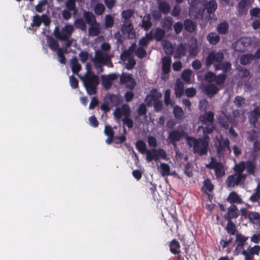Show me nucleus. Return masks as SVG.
<instances>
[{
  "label": "nucleus",
  "mask_w": 260,
  "mask_h": 260,
  "mask_svg": "<svg viewBox=\"0 0 260 260\" xmlns=\"http://www.w3.org/2000/svg\"><path fill=\"white\" fill-rule=\"evenodd\" d=\"M224 55L221 51H211L209 52L206 59L205 64L207 67L213 65L216 71L222 70L228 72L231 69V63L229 61L223 62Z\"/></svg>",
  "instance_id": "obj_1"
},
{
  "label": "nucleus",
  "mask_w": 260,
  "mask_h": 260,
  "mask_svg": "<svg viewBox=\"0 0 260 260\" xmlns=\"http://www.w3.org/2000/svg\"><path fill=\"white\" fill-rule=\"evenodd\" d=\"M204 134L203 138L196 139L194 137L187 136L186 140L189 147H192L194 153H197L200 156L206 155L209 147L208 135Z\"/></svg>",
  "instance_id": "obj_2"
},
{
  "label": "nucleus",
  "mask_w": 260,
  "mask_h": 260,
  "mask_svg": "<svg viewBox=\"0 0 260 260\" xmlns=\"http://www.w3.org/2000/svg\"><path fill=\"white\" fill-rule=\"evenodd\" d=\"M199 120L202 124L205 125L203 128L204 134H210L215 129L214 122V113L211 111L206 112L199 117Z\"/></svg>",
  "instance_id": "obj_3"
},
{
  "label": "nucleus",
  "mask_w": 260,
  "mask_h": 260,
  "mask_svg": "<svg viewBox=\"0 0 260 260\" xmlns=\"http://www.w3.org/2000/svg\"><path fill=\"white\" fill-rule=\"evenodd\" d=\"M99 78L93 73H90L85 76L83 79L84 85L87 93L93 95L96 93V86L99 84Z\"/></svg>",
  "instance_id": "obj_4"
},
{
  "label": "nucleus",
  "mask_w": 260,
  "mask_h": 260,
  "mask_svg": "<svg viewBox=\"0 0 260 260\" xmlns=\"http://www.w3.org/2000/svg\"><path fill=\"white\" fill-rule=\"evenodd\" d=\"M74 30L73 26L71 24H67L60 31L58 27H56L54 30V35L58 40L66 41L69 39Z\"/></svg>",
  "instance_id": "obj_5"
},
{
  "label": "nucleus",
  "mask_w": 260,
  "mask_h": 260,
  "mask_svg": "<svg viewBox=\"0 0 260 260\" xmlns=\"http://www.w3.org/2000/svg\"><path fill=\"white\" fill-rule=\"evenodd\" d=\"M167 154L165 150L162 148H152L147 151L146 159L148 162H151L153 160L158 161L159 158L166 159Z\"/></svg>",
  "instance_id": "obj_6"
},
{
  "label": "nucleus",
  "mask_w": 260,
  "mask_h": 260,
  "mask_svg": "<svg viewBox=\"0 0 260 260\" xmlns=\"http://www.w3.org/2000/svg\"><path fill=\"white\" fill-rule=\"evenodd\" d=\"M206 167L210 169L214 170L215 174L217 178H221L225 174L224 166L221 162H217L214 158Z\"/></svg>",
  "instance_id": "obj_7"
},
{
  "label": "nucleus",
  "mask_w": 260,
  "mask_h": 260,
  "mask_svg": "<svg viewBox=\"0 0 260 260\" xmlns=\"http://www.w3.org/2000/svg\"><path fill=\"white\" fill-rule=\"evenodd\" d=\"M184 132L177 129L173 130L169 133L166 141L168 144H172L175 148L177 146V142L179 141L183 137Z\"/></svg>",
  "instance_id": "obj_8"
},
{
  "label": "nucleus",
  "mask_w": 260,
  "mask_h": 260,
  "mask_svg": "<svg viewBox=\"0 0 260 260\" xmlns=\"http://www.w3.org/2000/svg\"><path fill=\"white\" fill-rule=\"evenodd\" d=\"M120 83L121 85H125V87L133 90L136 86L135 80L130 74L122 73L120 76Z\"/></svg>",
  "instance_id": "obj_9"
},
{
  "label": "nucleus",
  "mask_w": 260,
  "mask_h": 260,
  "mask_svg": "<svg viewBox=\"0 0 260 260\" xmlns=\"http://www.w3.org/2000/svg\"><path fill=\"white\" fill-rule=\"evenodd\" d=\"M231 151L230 147V141L228 138H221L218 141L217 146V152L218 155H224L226 152L230 153Z\"/></svg>",
  "instance_id": "obj_10"
},
{
  "label": "nucleus",
  "mask_w": 260,
  "mask_h": 260,
  "mask_svg": "<svg viewBox=\"0 0 260 260\" xmlns=\"http://www.w3.org/2000/svg\"><path fill=\"white\" fill-rule=\"evenodd\" d=\"M260 252V246L254 245L253 247L249 246L247 250L243 249L242 254L244 256L245 260H253V255H258Z\"/></svg>",
  "instance_id": "obj_11"
},
{
  "label": "nucleus",
  "mask_w": 260,
  "mask_h": 260,
  "mask_svg": "<svg viewBox=\"0 0 260 260\" xmlns=\"http://www.w3.org/2000/svg\"><path fill=\"white\" fill-rule=\"evenodd\" d=\"M252 2V0H241L237 7L239 14L240 15L246 14Z\"/></svg>",
  "instance_id": "obj_12"
},
{
  "label": "nucleus",
  "mask_w": 260,
  "mask_h": 260,
  "mask_svg": "<svg viewBox=\"0 0 260 260\" xmlns=\"http://www.w3.org/2000/svg\"><path fill=\"white\" fill-rule=\"evenodd\" d=\"M239 215V212L237 207L235 205H232L228 209L226 214L224 218L226 220H232V219L237 218Z\"/></svg>",
  "instance_id": "obj_13"
},
{
  "label": "nucleus",
  "mask_w": 260,
  "mask_h": 260,
  "mask_svg": "<svg viewBox=\"0 0 260 260\" xmlns=\"http://www.w3.org/2000/svg\"><path fill=\"white\" fill-rule=\"evenodd\" d=\"M242 180L245 179L237 174L231 175L228 177L226 181V185L229 187H234L238 185Z\"/></svg>",
  "instance_id": "obj_14"
},
{
  "label": "nucleus",
  "mask_w": 260,
  "mask_h": 260,
  "mask_svg": "<svg viewBox=\"0 0 260 260\" xmlns=\"http://www.w3.org/2000/svg\"><path fill=\"white\" fill-rule=\"evenodd\" d=\"M170 251L173 254H179L181 252L180 243L176 239L171 240L169 244Z\"/></svg>",
  "instance_id": "obj_15"
},
{
  "label": "nucleus",
  "mask_w": 260,
  "mask_h": 260,
  "mask_svg": "<svg viewBox=\"0 0 260 260\" xmlns=\"http://www.w3.org/2000/svg\"><path fill=\"white\" fill-rule=\"evenodd\" d=\"M187 48L185 45L183 44H179L175 51L174 57L176 59H180L186 55Z\"/></svg>",
  "instance_id": "obj_16"
},
{
  "label": "nucleus",
  "mask_w": 260,
  "mask_h": 260,
  "mask_svg": "<svg viewBox=\"0 0 260 260\" xmlns=\"http://www.w3.org/2000/svg\"><path fill=\"white\" fill-rule=\"evenodd\" d=\"M171 62L172 59L170 56H165L162 58V70L164 74L170 73Z\"/></svg>",
  "instance_id": "obj_17"
},
{
  "label": "nucleus",
  "mask_w": 260,
  "mask_h": 260,
  "mask_svg": "<svg viewBox=\"0 0 260 260\" xmlns=\"http://www.w3.org/2000/svg\"><path fill=\"white\" fill-rule=\"evenodd\" d=\"M248 239V237H246L242 234L238 233L236 235L235 243L238 247H241L243 249Z\"/></svg>",
  "instance_id": "obj_18"
},
{
  "label": "nucleus",
  "mask_w": 260,
  "mask_h": 260,
  "mask_svg": "<svg viewBox=\"0 0 260 260\" xmlns=\"http://www.w3.org/2000/svg\"><path fill=\"white\" fill-rule=\"evenodd\" d=\"M245 162L244 161H240L238 164H236L235 167V174L242 177L244 179L246 178V175L243 174V172L245 169Z\"/></svg>",
  "instance_id": "obj_19"
},
{
  "label": "nucleus",
  "mask_w": 260,
  "mask_h": 260,
  "mask_svg": "<svg viewBox=\"0 0 260 260\" xmlns=\"http://www.w3.org/2000/svg\"><path fill=\"white\" fill-rule=\"evenodd\" d=\"M88 33L89 36H98L100 34V23L96 22L93 24H91L88 28Z\"/></svg>",
  "instance_id": "obj_20"
},
{
  "label": "nucleus",
  "mask_w": 260,
  "mask_h": 260,
  "mask_svg": "<svg viewBox=\"0 0 260 260\" xmlns=\"http://www.w3.org/2000/svg\"><path fill=\"white\" fill-rule=\"evenodd\" d=\"M227 201L230 204L237 203V204H241L242 203V199L238 196V194L235 191L231 192L228 198Z\"/></svg>",
  "instance_id": "obj_21"
},
{
  "label": "nucleus",
  "mask_w": 260,
  "mask_h": 260,
  "mask_svg": "<svg viewBox=\"0 0 260 260\" xmlns=\"http://www.w3.org/2000/svg\"><path fill=\"white\" fill-rule=\"evenodd\" d=\"M152 39V34L151 32L148 33L146 35L145 37H143L141 39H140L139 41V46H142V47L146 49L149 42L151 41Z\"/></svg>",
  "instance_id": "obj_22"
},
{
  "label": "nucleus",
  "mask_w": 260,
  "mask_h": 260,
  "mask_svg": "<svg viewBox=\"0 0 260 260\" xmlns=\"http://www.w3.org/2000/svg\"><path fill=\"white\" fill-rule=\"evenodd\" d=\"M151 19V15L149 14H148L143 17L142 21L141 26L146 31L148 30L152 26Z\"/></svg>",
  "instance_id": "obj_23"
},
{
  "label": "nucleus",
  "mask_w": 260,
  "mask_h": 260,
  "mask_svg": "<svg viewBox=\"0 0 260 260\" xmlns=\"http://www.w3.org/2000/svg\"><path fill=\"white\" fill-rule=\"evenodd\" d=\"M248 219L254 224L260 226V214L256 211L250 212Z\"/></svg>",
  "instance_id": "obj_24"
},
{
  "label": "nucleus",
  "mask_w": 260,
  "mask_h": 260,
  "mask_svg": "<svg viewBox=\"0 0 260 260\" xmlns=\"http://www.w3.org/2000/svg\"><path fill=\"white\" fill-rule=\"evenodd\" d=\"M76 1L81 3L83 0H67L66 2L65 6L67 9L73 11V14H76L78 10L76 8Z\"/></svg>",
  "instance_id": "obj_25"
},
{
  "label": "nucleus",
  "mask_w": 260,
  "mask_h": 260,
  "mask_svg": "<svg viewBox=\"0 0 260 260\" xmlns=\"http://www.w3.org/2000/svg\"><path fill=\"white\" fill-rule=\"evenodd\" d=\"M83 17L86 22L89 25L97 22L95 16L91 12L84 11Z\"/></svg>",
  "instance_id": "obj_26"
},
{
  "label": "nucleus",
  "mask_w": 260,
  "mask_h": 260,
  "mask_svg": "<svg viewBox=\"0 0 260 260\" xmlns=\"http://www.w3.org/2000/svg\"><path fill=\"white\" fill-rule=\"evenodd\" d=\"M95 59L96 62L105 64L110 60V58L108 56H104L102 51L98 50L95 52Z\"/></svg>",
  "instance_id": "obj_27"
},
{
  "label": "nucleus",
  "mask_w": 260,
  "mask_h": 260,
  "mask_svg": "<svg viewBox=\"0 0 260 260\" xmlns=\"http://www.w3.org/2000/svg\"><path fill=\"white\" fill-rule=\"evenodd\" d=\"M229 28V23L224 21L218 24L217 26V31L219 34L225 35L228 32Z\"/></svg>",
  "instance_id": "obj_28"
},
{
  "label": "nucleus",
  "mask_w": 260,
  "mask_h": 260,
  "mask_svg": "<svg viewBox=\"0 0 260 260\" xmlns=\"http://www.w3.org/2000/svg\"><path fill=\"white\" fill-rule=\"evenodd\" d=\"M184 26L185 30L189 32H192L196 30L197 25L191 19H187L184 21Z\"/></svg>",
  "instance_id": "obj_29"
},
{
  "label": "nucleus",
  "mask_w": 260,
  "mask_h": 260,
  "mask_svg": "<svg viewBox=\"0 0 260 260\" xmlns=\"http://www.w3.org/2000/svg\"><path fill=\"white\" fill-rule=\"evenodd\" d=\"M220 36L216 32H211L207 36V39L211 45H216L220 41Z\"/></svg>",
  "instance_id": "obj_30"
},
{
  "label": "nucleus",
  "mask_w": 260,
  "mask_h": 260,
  "mask_svg": "<svg viewBox=\"0 0 260 260\" xmlns=\"http://www.w3.org/2000/svg\"><path fill=\"white\" fill-rule=\"evenodd\" d=\"M134 11L132 9H128L126 10H124L122 13V17L124 19V26H130L131 23L128 21V20L130 19V18L133 16L134 14Z\"/></svg>",
  "instance_id": "obj_31"
},
{
  "label": "nucleus",
  "mask_w": 260,
  "mask_h": 260,
  "mask_svg": "<svg viewBox=\"0 0 260 260\" xmlns=\"http://www.w3.org/2000/svg\"><path fill=\"white\" fill-rule=\"evenodd\" d=\"M207 12L209 14L214 13L217 8V4L215 0H210L205 5Z\"/></svg>",
  "instance_id": "obj_32"
},
{
  "label": "nucleus",
  "mask_w": 260,
  "mask_h": 260,
  "mask_svg": "<svg viewBox=\"0 0 260 260\" xmlns=\"http://www.w3.org/2000/svg\"><path fill=\"white\" fill-rule=\"evenodd\" d=\"M135 145L137 149L141 154H147V151L149 150L146 147V143L142 140H139L137 141Z\"/></svg>",
  "instance_id": "obj_33"
},
{
  "label": "nucleus",
  "mask_w": 260,
  "mask_h": 260,
  "mask_svg": "<svg viewBox=\"0 0 260 260\" xmlns=\"http://www.w3.org/2000/svg\"><path fill=\"white\" fill-rule=\"evenodd\" d=\"M158 8L159 10L165 14L169 13L171 9L169 4L166 1L160 2Z\"/></svg>",
  "instance_id": "obj_34"
},
{
  "label": "nucleus",
  "mask_w": 260,
  "mask_h": 260,
  "mask_svg": "<svg viewBox=\"0 0 260 260\" xmlns=\"http://www.w3.org/2000/svg\"><path fill=\"white\" fill-rule=\"evenodd\" d=\"M254 56L253 54H246L243 55L240 58V63L244 66L251 63L254 59Z\"/></svg>",
  "instance_id": "obj_35"
},
{
  "label": "nucleus",
  "mask_w": 260,
  "mask_h": 260,
  "mask_svg": "<svg viewBox=\"0 0 260 260\" xmlns=\"http://www.w3.org/2000/svg\"><path fill=\"white\" fill-rule=\"evenodd\" d=\"M173 114L176 119L178 120H182L184 117V111L183 109L178 106H176L173 109Z\"/></svg>",
  "instance_id": "obj_36"
},
{
  "label": "nucleus",
  "mask_w": 260,
  "mask_h": 260,
  "mask_svg": "<svg viewBox=\"0 0 260 260\" xmlns=\"http://www.w3.org/2000/svg\"><path fill=\"white\" fill-rule=\"evenodd\" d=\"M205 92L209 96H213L214 94H216L219 89L217 87V86L213 84H209L205 88Z\"/></svg>",
  "instance_id": "obj_37"
},
{
  "label": "nucleus",
  "mask_w": 260,
  "mask_h": 260,
  "mask_svg": "<svg viewBox=\"0 0 260 260\" xmlns=\"http://www.w3.org/2000/svg\"><path fill=\"white\" fill-rule=\"evenodd\" d=\"M245 169L248 174L254 175L256 168V165L251 160H248L245 162Z\"/></svg>",
  "instance_id": "obj_38"
},
{
  "label": "nucleus",
  "mask_w": 260,
  "mask_h": 260,
  "mask_svg": "<svg viewBox=\"0 0 260 260\" xmlns=\"http://www.w3.org/2000/svg\"><path fill=\"white\" fill-rule=\"evenodd\" d=\"M218 121L220 126L225 129H228L230 127L231 121L226 116H220L218 118Z\"/></svg>",
  "instance_id": "obj_39"
},
{
  "label": "nucleus",
  "mask_w": 260,
  "mask_h": 260,
  "mask_svg": "<svg viewBox=\"0 0 260 260\" xmlns=\"http://www.w3.org/2000/svg\"><path fill=\"white\" fill-rule=\"evenodd\" d=\"M228 223L225 227L227 233L230 235H234L237 231L236 225L232 220H227Z\"/></svg>",
  "instance_id": "obj_40"
},
{
  "label": "nucleus",
  "mask_w": 260,
  "mask_h": 260,
  "mask_svg": "<svg viewBox=\"0 0 260 260\" xmlns=\"http://www.w3.org/2000/svg\"><path fill=\"white\" fill-rule=\"evenodd\" d=\"M203 189H205L206 193L211 192L213 190L214 185L209 178L206 179L203 182Z\"/></svg>",
  "instance_id": "obj_41"
},
{
  "label": "nucleus",
  "mask_w": 260,
  "mask_h": 260,
  "mask_svg": "<svg viewBox=\"0 0 260 260\" xmlns=\"http://www.w3.org/2000/svg\"><path fill=\"white\" fill-rule=\"evenodd\" d=\"M72 71L74 74H78V72L81 69V66L78 63V59L76 57H74L71 60Z\"/></svg>",
  "instance_id": "obj_42"
},
{
  "label": "nucleus",
  "mask_w": 260,
  "mask_h": 260,
  "mask_svg": "<svg viewBox=\"0 0 260 260\" xmlns=\"http://www.w3.org/2000/svg\"><path fill=\"white\" fill-rule=\"evenodd\" d=\"M249 200L253 203L258 202L260 200V185L258 184L255 192L250 197Z\"/></svg>",
  "instance_id": "obj_43"
},
{
  "label": "nucleus",
  "mask_w": 260,
  "mask_h": 260,
  "mask_svg": "<svg viewBox=\"0 0 260 260\" xmlns=\"http://www.w3.org/2000/svg\"><path fill=\"white\" fill-rule=\"evenodd\" d=\"M160 173L162 176L170 175V166L164 162L160 163Z\"/></svg>",
  "instance_id": "obj_44"
},
{
  "label": "nucleus",
  "mask_w": 260,
  "mask_h": 260,
  "mask_svg": "<svg viewBox=\"0 0 260 260\" xmlns=\"http://www.w3.org/2000/svg\"><path fill=\"white\" fill-rule=\"evenodd\" d=\"M48 43L49 48L53 51H56L59 48V45L56 40L53 38L50 37L48 38Z\"/></svg>",
  "instance_id": "obj_45"
},
{
  "label": "nucleus",
  "mask_w": 260,
  "mask_h": 260,
  "mask_svg": "<svg viewBox=\"0 0 260 260\" xmlns=\"http://www.w3.org/2000/svg\"><path fill=\"white\" fill-rule=\"evenodd\" d=\"M227 73L228 72H223L222 73L220 74L217 76L216 75L214 81L217 85H221L223 84L227 77Z\"/></svg>",
  "instance_id": "obj_46"
},
{
  "label": "nucleus",
  "mask_w": 260,
  "mask_h": 260,
  "mask_svg": "<svg viewBox=\"0 0 260 260\" xmlns=\"http://www.w3.org/2000/svg\"><path fill=\"white\" fill-rule=\"evenodd\" d=\"M150 101L152 102L153 101L159 100L161 98L162 94L156 89L153 88L150 91Z\"/></svg>",
  "instance_id": "obj_47"
},
{
  "label": "nucleus",
  "mask_w": 260,
  "mask_h": 260,
  "mask_svg": "<svg viewBox=\"0 0 260 260\" xmlns=\"http://www.w3.org/2000/svg\"><path fill=\"white\" fill-rule=\"evenodd\" d=\"M184 85L183 83H178L175 88V92L176 94V96L177 98H180L183 94L184 90Z\"/></svg>",
  "instance_id": "obj_48"
},
{
  "label": "nucleus",
  "mask_w": 260,
  "mask_h": 260,
  "mask_svg": "<svg viewBox=\"0 0 260 260\" xmlns=\"http://www.w3.org/2000/svg\"><path fill=\"white\" fill-rule=\"evenodd\" d=\"M165 34V31L163 29L160 28H157L153 36V38H154L157 41H160L164 38Z\"/></svg>",
  "instance_id": "obj_49"
},
{
  "label": "nucleus",
  "mask_w": 260,
  "mask_h": 260,
  "mask_svg": "<svg viewBox=\"0 0 260 260\" xmlns=\"http://www.w3.org/2000/svg\"><path fill=\"white\" fill-rule=\"evenodd\" d=\"M191 76V71L190 70H185L181 74V78L183 81L189 83Z\"/></svg>",
  "instance_id": "obj_50"
},
{
  "label": "nucleus",
  "mask_w": 260,
  "mask_h": 260,
  "mask_svg": "<svg viewBox=\"0 0 260 260\" xmlns=\"http://www.w3.org/2000/svg\"><path fill=\"white\" fill-rule=\"evenodd\" d=\"M94 12L97 15H102L105 11V7L102 3L97 4L94 8Z\"/></svg>",
  "instance_id": "obj_51"
},
{
  "label": "nucleus",
  "mask_w": 260,
  "mask_h": 260,
  "mask_svg": "<svg viewBox=\"0 0 260 260\" xmlns=\"http://www.w3.org/2000/svg\"><path fill=\"white\" fill-rule=\"evenodd\" d=\"M172 24V19L171 17H168L161 22V26L167 30L171 29Z\"/></svg>",
  "instance_id": "obj_52"
},
{
  "label": "nucleus",
  "mask_w": 260,
  "mask_h": 260,
  "mask_svg": "<svg viewBox=\"0 0 260 260\" xmlns=\"http://www.w3.org/2000/svg\"><path fill=\"white\" fill-rule=\"evenodd\" d=\"M135 55L139 58H143L146 55V48L139 46L135 51Z\"/></svg>",
  "instance_id": "obj_53"
},
{
  "label": "nucleus",
  "mask_w": 260,
  "mask_h": 260,
  "mask_svg": "<svg viewBox=\"0 0 260 260\" xmlns=\"http://www.w3.org/2000/svg\"><path fill=\"white\" fill-rule=\"evenodd\" d=\"M42 24L41 18L39 15L36 14L33 16L32 22L30 24L32 27H39L41 26Z\"/></svg>",
  "instance_id": "obj_54"
},
{
  "label": "nucleus",
  "mask_w": 260,
  "mask_h": 260,
  "mask_svg": "<svg viewBox=\"0 0 260 260\" xmlns=\"http://www.w3.org/2000/svg\"><path fill=\"white\" fill-rule=\"evenodd\" d=\"M74 24L76 28L84 30L86 29V24L82 18H78L75 20Z\"/></svg>",
  "instance_id": "obj_55"
},
{
  "label": "nucleus",
  "mask_w": 260,
  "mask_h": 260,
  "mask_svg": "<svg viewBox=\"0 0 260 260\" xmlns=\"http://www.w3.org/2000/svg\"><path fill=\"white\" fill-rule=\"evenodd\" d=\"M245 100L241 96H236L234 100V103L238 108L242 107L245 104Z\"/></svg>",
  "instance_id": "obj_56"
},
{
  "label": "nucleus",
  "mask_w": 260,
  "mask_h": 260,
  "mask_svg": "<svg viewBox=\"0 0 260 260\" xmlns=\"http://www.w3.org/2000/svg\"><path fill=\"white\" fill-rule=\"evenodd\" d=\"M114 24V19L111 15H107L105 17V27L107 28H110L113 26Z\"/></svg>",
  "instance_id": "obj_57"
},
{
  "label": "nucleus",
  "mask_w": 260,
  "mask_h": 260,
  "mask_svg": "<svg viewBox=\"0 0 260 260\" xmlns=\"http://www.w3.org/2000/svg\"><path fill=\"white\" fill-rule=\"evenodd\" d=\"M123 115L124 116V117H128L130 116L131 114V109L129 107L125 104L122 106L121 108H120Z\"/></svg>",
  "instance_id": "obj_58"
},
{
  "label": "nucleus",
  "mask_w": 260,
  "mask_h": 260,
  "mask_svg": "<svg viewBox=\"0 0 260 260\" xmlns=\"http://www.w3.org/2000/svg\"><path fill=\"white\" fill-rule=\"evenodd\" d=\"M216 78V74L211 71H209L205 76V79L208 82H213Z\"/></svg>",
  "instance_id": "obj_59"
},
{
  "label": "nucleus",
  "mask_w": 260,
  "mask_h": 260,
  "mask_svg": "<svg viewBox=\"0 0 260 260\" xmlns=\"http://www.w3.org/2000/svg\"><path fill=\"white\" fill-rule=\"evenodd\" d=\"M236 47L239 46V48L235 49L237 51L242 52L244 51L246 47V43L244 42L243 39L238 41L236 43Z\"/></svg>",
  "instance_id": "obj_60"
},
{
  "label": "nucleus",
  "mask_w": 260,
  "mask_h": 260,
  "mask_svg": "<svg viewBox=\"0 0 260 260\" xmlns=\"http://www.w3.org/2000/svg\"><path fill=\"white\" fill-rule=\"evenodd\" d=\"M153 102L154 109L155 112H159L162 109L163 104L161 100H155L152 101Z\"/></svg>",
  "instance_id": "obj_61"
},
{
  "label": "nucleus",
  "mask_w": 260,
  "mask_h": 260,
  "mask_svg": "<svg viewBox=\"0 0 260 260\" xmlns=\"http://www.w3.org/2000/svg\"><path fill=\"white\" fill-rule=\"evenodd\" d=\"M238 69L242 78H246L250 74L249 70L244 67H239Z\"/></svg>",
  "instance_id": "obj_62"
},
{
  "label": "nucleus",
  "mask_w": 260,
  "mask_h": 260,
  "mask_svg": "<svg viewBox=\"0 0 260 260\" xmlns=\"http://www.w3.org/2000/svg\"><path fill=\"white\" fill-rule=\"evenodd\" d=\"M57 55L59 57V61L62 64L66 63V57L64 55V51L63 49L59 48L57 50Z\"/></svg>",
  "instance_id": "obj_63"
},
{
  "label": "nucleus",
  "mask_w": 260,
  "mask_h": 260,
  "mask_svg": "<svg viewBox=\"0 0 260 260\" xmlns=\"http://www.w3.org/2000/svg\"><path fill=\"white\" fill-rule=\"evenodd\" d=\"M136 64V62L135 59H134V57H132L131 58H129L128 60V62L126 64V68L128 70H131L135 67V65Z\"/></svg>",
  "instance_id": "obj_64"
}]
</instances>
